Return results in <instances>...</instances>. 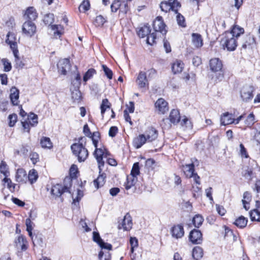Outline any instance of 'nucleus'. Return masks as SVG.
<instances>
[{
	"instance_id": "obj_14",
	"label": "nucleus",
	"mask_w": 260,
	"mask_h": 260,
	"mask_svg": "<svg viewBox=\"0 0 260 260\" xmlns=\"http://www.w3.org/2000/svg\"><path fill=\"white\" fill-rule=\"evenodd\" d=\"M234 123V118L231 113L225 112L220 117V123L222 125H226Z\"/></svg>"
},
{
	"instance_id": "obj_34",
	"label": "nucleus",
	"mask_w": 260,
	"mask_h": 260,
	"mask_svg": "<svg viewBox=\"0 0 260 260\" xmlns=\"http://www.w3.org/2000/svg\"><path fill=\"white\" fill-rule=\"evenodd\" d=\"M40 144L43 148L51 149L53 147L50 139L46 137H43L41 139Z\"/></svg>"
},
{
	"instance_id": "obj_4",
	"label": "nucleus",
	"mask_w": 260,
	"mask_h": 260,
	"mask_svg": "<svg viewBox=\"0 0 260 260\" xmlns=\"http://www.w3.org/2000/svg\"><path fill=\"white\" fill-rule=\"evenodd\" d=\"M221 44L224 49H226L229 51L236 50L238 43L236 38H233L231 33L225 32L221 40Z\"/></svg>"
},
{
	"instance_id": "obj_16",
	"label": "nucleus",
	"mask_w": 260,
	"mask_h": 260,
	"mask_svg": "<svg viewBox=\"0 0 260 260\" xmlns=\"http://www.w3.org/2000/svg\"><path fill=\"white\" fill-rule=\"evenodd\" d=\"M255 44V40L254 36L250 34L246 36L243 39L242 47L246 49L247 47Z\"/></svg>"
},
{
	"instance_id": "obj_37",
	"label": "nucleus",
	"mask_w": 260,
	"mask_h": 260,
	"mask_svg": "<svg viewBox=\"0 0 260 260\" xmlns=\"http://www.w3.org/2000/svg\"><path fill=\"white\" fill-rule=\"evenodd\" d=\"M171 234L176 239L181 238L184 234V229H171Z\"/></svg>"
},
{
	"instance_id": "obj_41",
	"label": "nucleus",
	"mask_w": 260,
	"mask_h": 260,
	"mask_svg": "<svg viewBox=\"0 0 260 260\" xmlns=\"http://www.w3.org/2000/svg\"><path fill=\"white\" fill-rule=\"evenodd\" d=\"M204 221V219L201 215L199 214L196 215L192 219V222L194 228H199Z\"/></svg>"
},
{
	"instance_id": "obj_53",
	"label": "nucleus",
	"mask_w": 260,
	"mask_h": 260,
	"mask_svg": "<svg viewBox=\"0 0 260 260\" xmlns=\"http://www.w3.org/2000/svg\"><path fill=\"white\" fill-rule=\"evenodd\" d=\"M102 69L104 71L105 75L109 79H111L113 77L112 71L105 64L102 65Z\"/></svg>"
},
{
	"instance_id": "obj_32",
	"label": "nucleus",
	"mask_w": 260,
	"mask_h": 260,
	"mask_svg": "<svg viewBox=\"0 0 260 260\" xmlns=\"http://www.w3.org/2000/svg\"><path fill=\"white\" fill-rule=\"evenodd\" d=\"M151 32L150 27L149 25H145L141 27L138 32V36L141 38L147 37Z\"/></svg>"
},
{
	"instance_id": "obj_7",
	"label": "nucleus",
	"mask_w": 260,
	"mask_h": 260,
	"mask_svg": "<svg viewBox=\"0 0 260 260\" xmlns=\"http://www.w3.org/2000/svg\"><path fill=\"white\" fill-rule=\"evenodd\" d=\"M153 29L155 31L161 32L165 35L167 33L166 25L164 22L161 16H157L153 23Z\"/></svg>"
},
{
	"instance_id": "obj_24",
	"label": "nucleus",
	"mask_w": 260,
	"mask_h": 260,
	"mask_svg": "<svg viewBox=\"0 0 260 260\" xmlns=\"http://www.w3.org/2000/svg\"><path fill=\"white\" fill-rule=\"evenodd\" d=\"M10 98L12 104L15 106L17 105L19 103V90L15 87H12L10 89Z\"/></svg>"
},
{
	"instance_id": "obj_56",
	"label": "nucleus",
	"mask_w": 260,
	"mask_h": 260,
	"mask_svg": "<svg viewBox=\"0 0 260 260\" xmlns=\"http://www.w3.org/2000/svg\"><path fill=\"white\" fill-rule=\"evenodd\" d=\"M139 174L140 169L139 166V162H136L133 165L130 174L137 176L139 175Z\"/></svg>"
},
{
	"instance_id": "obj_33",
	"label": "nucleus",
	"mask_w": 260,
	"mask_h": 260,
	"mask_svg": "<svg viewBox=\"0 0 260 260\" xmlns=\"http://www.w3.org/2000/svg\"><path fill=\"white\" fill-rule=\"evenodd\" d=\"M15 57V66L16 68L22 69L24 66V63L21 60L18 56L19 51L18 49H15L13 51Z\"/></svg>"
},
{
	"instance_id": "obj_49",
	"label": "nucleus",
	"mask_w": 260,
	"mask_h": 260,
	"mask_svg": "<svg viewBox=\"0 0 260 260\" xmlns=\"http://www.w3.org/2000/svg\"><path fill=\"white\" fill-rule=\"evenodd\" d=\"M181 125L187 129H192L193 125L191 121L186 117H184L181 121Z\"/></svg>"
},
{
	"instance_id": "obj_40",
	"label": "nucleus",
	"mask_w": 260,
	"mask_h": 260,
	"mask_svg": "<svg viewBox=\"0 0 260 260\" xmlns=\"http://www.w3.org/2000/svg\"><path fill=\"white\" fill-rule=\"evenodd\" d=\"M111 106V104L109 102L108 100L107 99H104L102 101V104L101 105V114L102 116H104V114L107 109H110Z\"/></svg>"
},
{
	"instance_id": "obj_8",
	"label": "nucleus",
	"mask_w": 260,
	"mask_h": 260,
	"mask_svg": "<svg viewBox=\"0 0 260 260\" xmlns=\"http://www.w3.org/2000/svg\"><path fill=\"white\" fill-rule=\"evenodd\" d=\"M136 82L139 88L144 89L148 87L149 82L145 72L140 71L139 73Z\"/></svg>"
},
{
	"instance_id": "obj_11",
	"label": "nucleus",
	"mask_w": 260,
	"mask_h": 260,
	"mask_svg": "<svg viewBox=\"0 0 260 260\" xmlns=\"http://www.w3.org/2000/svg\"><path fill=\"white\" fill-rule=\"evenodd\" d=\"M58 71L63 75H66L68 71L71 69L70 60L68 58H64L59 61L57 64Z\"/></svg>"
},
{
	"instance_id": "obj_1",
	"label": "nucleus",
	"mask_w": 260,
	"mask_h": 260,
	"mask_svg": "<svg viewBox=\"0 0 260 260\" xmlns=\"http://www.w3.org/2000/svg\"><path fill=\"white\" fill-rule=\"evenodd\" d=\"M161 10L165 13L170 11L174 12L177 14L176 20L178 24L182 27L186 26L184 17L178 13L179 9L181 8V5L177 0H168V1L161 2L159 5Z\"/></svg>"
},
{
	"instance_id": "obj_12",
	"label": "nucleus",
	"mask_w": 260,
	"mask_h": 260,
	"mask_svg": "<svg viewBox=\"0 0 260 260\" xmlns=\"http://www.w3.org/2000/svg\"><path fill=\"white\" fill-rule=\"evenodd\" d=\"M103 154L104 152L102 148H96L93 153V155L98 162L99 173H101L102 170V168L104 166V161L103 160Z\"/></svg>"
},
{
	"instance_id": "obj_18",
	"label": "nucleus",
	"mask_w": 260,
	"mask_h": 260,
	"mask_svg": "<svg viewBox=\"0 0 260 260\" xmlns=\"http://www.w3.org/2000/svg\"><path fill=\"white\" fill-rule=\"evenodd\" d=\"M27 242L25 238L21 235L15 240V245L18 249H20L22 251H25L27 249Z\"/></svg>"
},
{
	"instance_id": "obj_48",
	"label": "nucleus",
	"mask_w": 260,
	"mask_h": 260,
	"mask_svg": "<svg viewBox=\"0 0 260 260\" xmlns=\"http://www.w3.org/2000/svg\"><path fill=\"white\" fill-rule=\"evenodd\" d=\"M28 120H29V123L32 126H36L38 123V116L34 113H30L28 115Z\"/></svg>"
},
{
	"instance_id": "obj_30",
	"label": "nucleus",
	"mask_w": 260,
	"mask_h": 260,
	"mask_svg": "<svg viewBox=\"0 0 260 260\" xmlns=\"http://www.w3.org/2000/svg\"><path fill=\"white\" fill-rule=\"evenodd\" d=\"M244 32V28L241 27L238 25H235L233 26L231 31H227V33H231L233 35V38H236L237 40L238 38Z\"/></svg>"
},
{
	"instance_id": "obj_61",
	"label": "nucleus",
	"mask_w": 260,
	"mask_h": 260,
	"mask_svg": "<svg viewBox=\"0 0 260 260\" xmlns=\"http://www.w3.org/2000/svg\"><path fill=\"white\" fill-rule=\"evenodd\" d=\"M29 157L33 164H36L39 160V154L36 152L31 153Z\"/></svg>"
},
{
	"instance_id": "obj_38",
	"label": "nucleus",
	"mask_w": 260,
	"mask_h": 260,
	"mask_svg": "<svg viewBox=\"0 0 260 260\" xmlns=\"http://www.w3.org/2000/svg\"><path fill=\"white\" fill-rule=\"evenodd\" d=\"M250 219L252 221H259L260 209H254L250 212Z\"/></svg>"
},
{
	"instance_id": "obj_17",
	"label": "nucleus",
	"mask_w": 260,
	"mask_h": 260,
	"mask_svg": "<svg viewBox=\"0 0 260 260\" xmlns=\"http://www.w3.org/2000/svg\"><path fill=\"white\" fill-rule=\"evenodd\" d=\"M16 180L17 182L25 183L27 180V174L23 169H19L17 171L16 175Z\"/></svg>"
},
{
	"instance_id": "obj_31",
	"label": "nucleus",
	"mask_w": 260,
	"mask_h": 260,
	"mask_svg": "<svg viewBox=\"0 0 260 260\" xmlns=\"http://www.w3.org/2000/svg\"><path fill=\"white\" fill-rule=\"evenodd\" d=\"M101 173V172L100 173V174L97 179L93 181L94 185L96 188H99L100 186H103L105 182L106 174L105 173Z\"/></svg>"
},
{
	"instance_id": "obj_25",
	"label": "nucleus",
	"mask_w": 260,
	"mask_h": 260,
	"mask_svg": "<svg viewBox=\"0 0 260 260\" xmlns=\"http://www.w3.org/2000/svg\"><path fill=\"white\" fill-rule=\"evenodd\" d=\"M138 181L137 176L131 175L127 176L126 182L125 183V188L128 190L134 186Z\"/></svg>"
},
{
	"instance_id": "obj_63",
	"label": "nucleus",
	"mask_w": 260,
	"mask_h": 260,
	"mask_svg": "<svg viewBox=\"0 0 260 260\" xmlns=\"http://www.w3.org/2000/svg\"><path fill=\"white\" fill-rule=\"evenodd\" d=\"M118 132V128L116 126H112L110 127L109 131V135L111 137H114L116 136Z\"/></svg>"
},
{
	"instance_id": "obj_57",
	"label": "nucleus",
	"mask_w": 260,
	"mask_h": 260,
	"mask_svg": "<svg viewBox=\"0 0 260 260\" xmlns=\"http://www.w3.org/2000/svg\"><path fill=\"white\" fill-rule=\"evenodd\" d=\"M147 43L152 45L153 43H155V40L156 39V35L154 32L149 33V34L147 36Z\"/></svg>"
},
{
	"instance_id": "obj_5",
	"label": "nucleus",
	"mask_w": 260,
	"mask_h": 260,
	"mask_svg": "<svg viewBox=\"0 0 260 260\" xmlns=\"http://www.w3.org/2000/svg\"><path fill=\"white\" fill-rule=\"evenodd\" d=\"M36 30L37 28L35 24L31 21L27 20L22 25V33L26 37H31L35 34Z\"/></svg>"
},
{
	"instance_id": "obj_2",
	"label": "nucleus",
	"mask_w": 260,
	"mask_h": 260,
	"mask_svg": "<svg viewBox=\"0 0 260 260\" xmlns=\"http://www.w3.org/2000/svg\"><path fill=\"white\" fill-rule=\"evenodd\" d=\"M86 138L81 137L79 138L78 142L73 144L71 149L73 154L77 158L80 162H84L87 158L89 153L86 148Z\"/></svg>"
},
{
	"instance_id": "obj_9",
	"label": "nucleus",
	"mask_w": 260,
	"mask_h": 260,
	"mask_svg": "<svg viewBox=\"0 0 260 260\" xmlns=\"http://www.w3.org/2000/svg\"><path fill=\"white\" fill-rule=\"evenodd\" d=\"M155 108L158 114H164L169 110L168 104L162 98H159L156 101Z\"/></svg>"
},
{
	"instance_id": "obj_51",
	"label": "nucleus",
	"mask_w": 260,
	"mask_h": 260,
	"mask_svg": "<svg viewBox=\"0 0 260 260\" xmlns=\"http://www.w3.org/2000/svg\"><path fill=\"white\" fill-rule=\"evenodd\" d=\"M8 120L9 121V125L10 127L14 126L17 120V114L13 113L12 114L9 115V116H8Z\"/></svg>"
},
{
	"instance_id": "obj_59",
	"label": "nucleus",
	"mask_w": 260,
	"mask_h": 260,
	"mask_svg": "<svg viewBox=\"0 0 260 260\" xmlns=\"http://www.w3.org/2000/svg\"><path fill=\"white\" fill-rule=\"evenodd\" d=\"M99 258L100 260H110L111 256L109 252H107L104 254L103 251H101L99 253Z\"/></svg>"
},
{
	"instance_id": "obj_47",
	"label": "nucleus",
	"mask_w": 260,
	"mask_h": 260,
	"mask_svg": "<svg viewBox=\"0 0 260 260\" xmlns=\"http://www.w3.org/2000/svg\"><path fill=\"white\" fill-rule=\"evenodd\" d=\"M96 73V71L93 69H89L84 74L83 76V80L86 82L88 80L90 79L93 75Z\"/></svg>"
},
{
	"instance_id": "obj_50",
	"label": "nucleus",
	"mask_w": 260,
	"mask_h": 260,
	"mask_svg": "<svg viewBox=\"0 0 260 260\" xmlns=\"http://www.w3.org/2000/svg\"><path fill=\"white\" fill-rule=\"evenodd\" d=\"M43 21L46 24L50 25L54 21V15L52 14H47L45 15Z\"/></svg>"
},
{
	"instance_id": "obj_42",
	"label": "nucleus",
	"mask_w": 260,
	"mask_h": 260,
	"mask_svg": "<svg viewBox=\"0 0 260 260\" xmlns=\"http://www.w3.org/2000/svg\"><path fill=\"white\" fill-rule=\"evenodd\" d=\"M90 3L88 0H83L82 3L79 7V10L80 12H85L90 9Z\"/></svg>"
},
{
	"instance_id": "obj_44",
	"label": "nucleus",
	"mask_w": 260,
	"mask_h": 260,
	"mask_svg": "<svg viewBox=\"0 0 260 260\" xmlns=\"http://www.w3.org/2000/svg\"><path fill=\"white\" fill-rule=\"evenodd\" d=\"M255 123V117L253 113L249 114L245 120V123L248 127H251Z\"/></svg>"
},
{
	"instance_id": "obj_58",
	"label": "nucleus",
	"mask_w": 260,
	"mask_h": 260,
	"mask_svg": "<svg viewBox=\"0 0 260 260\" xmlns=\"http://www.w3.org/2000/svg\"><path fill=\"white\" fill-rule=\"evenodd\" d=\"M93 241L96 242L98 245H101L103 241L101 239L99 232L94 231L93 232Z\"/></svg>"
},
{
	"instance_id": "obj_29",
	"label": "nucleus",
	"mask_w": 260,
	"mask_h": 260,
	"mask_svg": "<svg viewBox=\"0 0 260 260\" xmlns=\"http://www.w3.org/2000/svg\"><path fill=\"white\" fill-rule=\"evenodd\" d=\"M203 250L199 247L196 246L192 249V256L194 260H200L203 256Z\"/></svg>"
},
{
	"instance_id": "obj_22",
	"label": "nucleus",
	"mask_w": 260,
	"mask_h": 260,
	"mask_svg": "<svg viewBox=\"0 0 260 260\" xmlns=\"http://www.w3.org/2000/svg\"><path fill=\"white\" fill-rule=\"evenodd\" d=\"M147 139L144 135H139L133 140V145L137 149L140 148L146 142Z\"/></svg>"
},
{
	"instance_id": "obj_3",
	"label": "nucleus",
	"mask_w": 260,
	"mask_h": 260,
	"mask_svg": "<svg viewBox=\"0 0 260 260\" xmlns=\"http://www.w3.org/2000/svg\"><path fill=\"white\" fill-rule=\"evenodd\" d=\"M72 180L70 177H66L63 181V185L56 184L52 187L51 192L55 198L60 197L64 192L70 193V189L72 186Z\"/></svg>"
},
{
	"instance_id": "obj_26",
	"label": "nucleus",
	"mask_w": 260,
	"mask_h": 260,
	"mask_svg": "<svg viewBox=\"0 0 260 260\" xmlns=\"http://www.w3.org/2000/svg\"><path fill=\"white\" fill-rule=\"evenodd\" d=\"M158 136L157 131L154 128L151 127L146 132V139L148 142L155 140Z\"/></svg>"
},
{
	"instance_id": "obj_35",
	"label": "nucleus",
	"mask_w": 260,
	"mask_h": 260,
	"mask_svg": "<svg viewBox=\"0 0 260 260\" xmlns=\"http://www.w3.org/2000/svg\"><path fill=\"white\" fill-rule=\"evenodd\" d=\"M27 179L31 184L36 182L38 178L37 171L35 169H32L29 171L28 174L27 175Z\"/></svg>"
},
{
	"instance_id": "obj_10",
	"label": "nucleus",
	"mask_w": 260,
	"mask_h": 260,
	"mask_svg": "<svg viewBox=\"0 0 260 260\" xmlns=\"http://www.w3.org/2000/svg\"><path fill=\"white\" fill-rule=\"evenodd\" d=\"M253 88L251 86H244L241 91V96L244 101L248 102L253 98Z\"/></svg>"
},
{
	"instance_id": "obj_54",
	"label": "nucleus",
	"mask_w": 260,
	"mask_h": 260,
	"mask_svg": "<svg viewBox=\"0 0 260 260\" xmlns=\"http://www.w3.org/2000/svg\"><path fill=\"white\" fill-rule=\"evenodd\" d=\"M3 181L5 183L7 184V187L10 189L11 192H13L15 190V185L12 183L10 179L7 178L6 177L3 179Z\"/></svg>"
},
{
	"instance_id": "obj_28",
	"label": "nucleus",
	"mask_w": 260,
	"mask_h": 260,
	"mask_svg": "<svg viewBox=\"0 0 260 260\" xmlns=\"http://www.w3.org/2000/svg\"><path fill=\"white\" fill-rule=\"evenodd\" d=\"M184 68V63L181 61L177 60L172 64V70L174 74L181 73Z\"/></svg>"
},
{
	"instance_id": "obj_52",
	"label": "nucleus",
	"mask_w": 260,
	"mask_h": 260,
	"mask_svg": "<svg viewBox=\"0 0 260 260\" xmlns=\"http://www.w3.org/2000/svg\"><path fill=\"white\" fill-rule=\"evenodd\" d=\"M72 98L74 102H78L81 98V93L78 90L75 89L72 92Z\"/></svg>"
},
{
	"instance_id": "obj_43",
	"label": "nucleus",
	"mask_w": 260,
	"mask_h": 260,
	"mask_svg": "<svg viewBox=\"0 0 260 260\" xmlns=\"http://www.w3.org/2000/svg\"><path fill=\"white\" fill-rule=\"evenodd\" d=\"M106 22V20L102 15H99L96 17L94 21V24L97 27H101Z\"/></svg>"
},
{
	"instance_id": "obj_45",
	"label": "nucleus",
	"mask_w": 260,
	"mask_h": 260,
	"mask_svg": "<svg viewBox=\"0 0 260 260\" xmlns=\"http://www.w3.org/2000/svg\"><path fill=\"white\" fill-rule=\"evenodd\" d=\"M121 7V2L119 0H114L111 5V10L112 12H116Z\"/></svg>"
},
{
	"instance_id": "obj_23",
	"label": "nucleus",
	"mask_w": 260,
	"mask_h": 260,
	"mask_svg": "<svg viewBox=\"0 0 260 260\" xmlns=\"http://www.w3.org/2000/svg\"><path fill=\"white\" fill-rule=\"evenodd\" d=\"M182 169L187 177L191 178L194 173L193 164H186L182 165Z\"/></svg>"
},
{
	"instance_id": "obj_55",
	"label": "nucleus",
	"mask_w": 260,
	"mask_h": 260,
	"mask_svg": "<svg viewBox=\"0 0 260 260\" xmlns=\"http://www.w3.org/2000/svg\"><path fill=\"white\" fill-rule=\"evenodd\" d=\"M2 62L4 66V71L7 72L10 71L12 69V66L8 59L7 58H3L2 60Z\"/></svg>"
},
{
	"instance_id": "obj_13",
	"label": "nucleus",
	"mask_w": 260,
	"mask_h": 260,
	"mask_svg": "<svg viewBox=\"0 0 260 260\" xmlns=\"http://www.w3.org/2000/svg\"><path fill=\"white\" fill-rule=\"evenodd\" d=\"M209 66L210 70L214 72L221 71L222 68V62L218 58H212L210 60Z\"/></svg>"
},
{
	"instance_id": "obj_20",
	"label": "nucleus",
	"mask_w": 260,
	"mask_h": 260,
	"mask_svg": "<svg viewBox=\"0 0 260 260\" xmlns=\"http://www.w3.org/2000/svg\"><path fill=\"white\" fill-rule=\"evenodd\" d=\"M191 41L193 46L197 48L201 47L203 45L202 36L200 34H192Z\"/></svg>"
},
{
	"instance_id": "obj_19",
	"label": "nucleus",
	"mask_w": 260,
	"mask_h": 260,
	"mask_svg": "<svg viewBox=\"0 0 260 260\" xmlns=\"http://www.w3.org/2000/svg\"><path fill=\"white\" fill-rule=\"evenodd\" d=\"M38 17V14L36 9L32 7H29L26 10L24 17L28 20L32 21L35 20Z\"/></svg>"
},
{
	"instance_id": "obj_62",
	"label": "nucleus",
	"mask_w": 260,
	"mask_h": 260,
	"mask_svg": "<svg viewBox=\"0 0 260 260\" xmlns=\"http://www.w3.org/2000/svg\"><path fill=\"white\" fill-rule=\"evenodd\" d=\"M240 152L242 157L245 158H248L249 157L246 149L242 144H240Z\"/></svg>"
},
{
	"instance_id": "obj_15",
	"label": "nucleus",
	"mask_w": 260,
	"mask_h": 260,
	"mask_svg": "<svg viewBox=\"0 0 260 260\" xmlns=\"http://www.w3.org/2000/svg\"><path fill=\"white\" fill-rule=\"evenodd\" d=\"M119 223L118 228H132L133 221L130 214L127 213L122 219L121 222H119Z\"/></svg>"
},
{
	"instance_id": "obj_64",
	"label": "nucleus",
	"mask_w": 260,
	"mask_h": 260,
	"mask_svg": "<svg viewBox=\"0 0 260 260\" xmlns=\"http://www.w3.org/2000/svg\"><path fill=\"white\" fill-rule=\"evenodd\" d=\"M129 10L128 6L127 3L121 2V7L120 8V12L126 14Z\"/></svg>"
},
{
	"instance_id": "obj_6",
	"label": "nucleus",
	"mask_w": 260,
	"mask_h": 260,
	"mask_svg": "<svg viewBox=\"0 0 260 260\" xmlns=\"http://www.w3.org/2000/svg\"><path fill=\"white\" fill-rule=\"evenodd\" d=\"M189 240L193 244H200L203 241L202 232L197 229L191 230L189 235Z\"/></svg>"
},
{
	"instance_id": "obj_36",
	"label": "nucleus",
	"mask_w": 260,
	"mask_h": 260,
	"mask_svg": "<svg viewBox=\"0 0 260 260\" xmlns=\"http://www.w3.org/2000/svg\"><path fill=\"white\" fill-rule=\"evenodd\" d=\"M247 219L243 216H240L234 222V224L239 228H245L247 223Z\"/></svg>"
},
{
	"instance_id": "obj_60",
	"label": "nucleus",
	"mask_w": 260,
	"mask_h": 260,
	"mask_svg": "<svg viewBox=\"0 0 260 260\" xmlns=\"http://www.w3.org/2000/svg\"><path fill=\"white\" fill-rule=\"evenodd\" d=\"M7 165L5 162L2 161L0 164V172L3 174L6 177L8 176V172L7 171Z\"/></svg>"
},
{
	"instance_id": "obj_27",
	"label": "nucleus",
	"mask_w": 260,
	"mask_h": 260,
	"mask_svg": "<svg viewBox=\"0 0 260 260\" xmlns=\"http://www.w3.org/2000/svg\"><path fill=\"white\" fill-rule=\"evenodd\" d=\"M170 121L176 124L178 123L180 120V115L178 110L173 109L172 110L170 114Z\"/></svg>"
},
{
	"instance_id": "obj_21",
	"label": "nucleus",
	"mask_w": 260,
	"mask_h": 260,
	"mask_svg": "<svg viewBox=\"0 0 260 260\" xmlns=\"http://www.w3.org/2000/svg\"><path fill=\"white\" fill-rule=\"evenodd\" d=\"M7 39L6 43L8 44L12 51L17 49V43L15 42V35L12 32H9L7 35Z\"/></svg>"
},
{
	"instance_id": "obj_39",
	"label": "nucleus",
	"mask_w": 260,
	"mask_h": 260,
	"mask_svg": "<svg viewBox=\"0 0 260 260\" xmlns=\"http://www.w3.org/2000/svg\"><path fill=\"white\" fill-rule=\"evenodd\" d=\"M50 27L54 31V36L60 37L63 33V27L61 25H51Z\"/></svg>"
},
{
	"instance_id": "obj_46",
	"label": "nucleus",
	"mask_w": 260,
	"mask_h": 260,
	"mask_svg": "<svg viewBox=\"0 0 260 260\" xmlns=\"http://www.w3.org/2000/svg\"><path fill=\"white\" fill-rule=\"evenodd\" d=\"M253 170L252 169L247 167L242 172L243 176L246 179L251 180L252 178Z\"/></svg>"
}]
</instances>
